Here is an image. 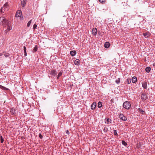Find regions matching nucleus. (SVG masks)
I'll return each mask as SVG.
<instances>
[{"instance_id": "f257e3e1", "label": "nucleus", "mask_w": 155, "mask_h": 155, "mask_svg": "<svg viewBox=\"0 0 155 155\" xmlns=\"http://www.w3.org/2000/svg\"><path fill=\"white\" fill-rule=\"evenodd\" d=\"M0 25L5 27L7 26V29L5 31V33L12 29V22L7 20L5 16L0 17Z\"/></svg>"}, {"instance_id": "f03ea898", "label": "nucleus", "mask_w": 155, "mask_h": 155, "mask_svg": "<svg viewBox=\"0 0 155 155\" xmlns=\"http://www.w3.org/2000/svg\"><path fill=\"white\" fill-rule=\"evenodd\" d=\"M123 106L125 109L128 110L131 107V104L129 101H126L123 103Z\"/></svg>"}, {"instance_id": "7ed1b4c3", "label": "nucleus", "mask_w": 155, "mask_h": 155, "mask_svg": "<svg viewBox=\"0 0 155 155\" xmlns=\"http://www.w3.org/2000/svg\"><path fill=\"white\" fill-rule=\"evenodd\" d=\"M119 117L120 119L123 121H125L127 120V118L122 114H120L119 115Z\"/></svg>"}, {"instance_id": "20e7f679", "label": "nucleus", "mask_w": 155, "mask_h": 155, "mask_svg": "<svg viewBox=\"0 0 155 155\" xmlns=\"http://www.w3.org/2000/svg\"><path fill=\"white\" fill-rule=\"evenodd\" d=\"M147 95L144 93H142L141 94V98L143 100H146L147 98Z\"/></svg>"}, {"instance_id": "39448f33", "label": "nucleus", "mask_w": 155, "mask_h": 155, "mask_svg": "<svg viewBox=\"0 0 155 155\" xmlns=\"http://www.w3.org/2000/svg\"><path fill=\"white\" fill-rule=\"evenodd\" d=\"M27 0H21V7L23 8L26 5V2Z\"/></svg>"}, {"instance_id": "423d86ee", "label": "nucleus", "mask_w": 155, "mask_h": 155, "mask_svg": "<svg viewBox=\"0 0 155 155\" xmlns=\"http://www.w3.org/2000/svg\"><path fill=\"white\" fill-rule=\"evenodd\" d=\"M105 120L106 123L107 124H109L111 123V120L109 118H106Z\"/></svg>"}, {"instance_id": "0eeeda50", "label": "nucleus", "mask_w": 155, "mask_h": 155, "mask_svg": "<svg viewBox=\"0 0 155 155\" xmlns=\"http://www.w3.org/2000/svg\"><path fill=\"white\" fill-rule=\"evenodd\" d=\"M21 11H18L15 15V16L16 17H19L21 16Z\"/></svg>"}, {"instance_id": "6e6552de", "label": "nucleus", "mask_w": 155, "mask_h": 155, "mask_svg": "<svg viewBox=\"0 0 155 155\" xmlns=\"http://www.w3.org/2000/svg\"><path fill=\"white\" fill-rule=\"evenodd\" d=\"M97 29L96 28H94L92 29V34L93 35L95 36L97 33Z\"/></svg>"}, {"instance_id": "1a4fd4ad", "label": "nucleus", "mask_w": 155, "mask_h": 155, "mask_svg": "<svg viewBox=\"0 0 155 155\" xmlns=\"http://www.w3.org/2000/svg\"><path fill=\"white\" fill-rule=\"evenodd\" d=\"M57 74V71L56 70H53L51 71L50 74L52 75L55 76Z\"/></svg>"}, {"instance_id": "9d476101", "label": "nucleus", "mask_w": 155, "mask_h": 155, "mask_svg": "<svg viewBox=\"0 0 155 155\" xmlns=\"http://www.w3.org/2000/svg\"><path fill=\"white\" fill-rule=\"evenodd\" d=\"M142 87L143 88L146 89L147 88V82H144L142 84Z\"/></svg>"}, {"instance_id": "9b49d317", "label": "nucleus", "mask_w": 155, "mask_h": 155, "mask_svg": "<svg viewBox=\"0 0 155 155\" xmlns=\"http://www.w3.org/2000/svg\"><path fill=\"white\" fill-rule=\"evenodd\" d=\"M96 106V102H93L91 106V109L92 110H94Z\"/></svg>"}, {"instance_id": "f8f14e48", "label": "nucleus", "mask_w": 155, "mask_h": 155, "mask_svg": "<svg viewBox=\"0 0 155 155\" xmlns=\"http://www.w3.org/2000/svg\"><path fill=\"white\" fill-rule=\"evenodd\" d=\"M10 112L12 115H14L15 113V110L13 108H11L10 109Z\"/></svg>"}, {"instance_id": "ddd939ff", "label": "nucleus", "mask_w": 155, "mask_h": 155, "mask_svg": "<svg viewBox=\"0 0 155 155\" xmlns=\"http://www.w3.org/2000/svg\"><path fill=\"white\" fill-rule=\"evenodd\" d=\"M80 61L79 59H76L74 62V64L77 65H78L80 64Z\"/></svg>"}, {"instance_id": "4468645a", "label": "nucleus", "mask_w": 155, "mask_h": 155, "mask_svg": "<svg viewBox=\"0 0 155 155\" xmlns=\"http://www.w3.org/2000/svg\"><path fill=\"white\" fill-rule=\"evenodd\" d=\"M132 82L133 83H135L137 81V79L136 77H133L132 78Z\"/></svg>"}, {"instance_id": "2eb2a0df", "label": "nucleus", "mask_w": 155, "mask_h": 155, "mask_svg": "<svg viewBox=\"0 0 155 155\" xmlns=\"http://www.w3.org/2000/svg\"><path fill=\"white\" fill-rule=\"evenodd\" d=\"M110 44L108 42H107L105 43L104 46V47L106 48H108L110 46Z\"/></svg>"}, {"instance_id": "dca6fc26", "label": "nucleus", "mask_w": 155, "mask_h": 155, "mask_svg": "<svg viewBox=\"0 0 155 155\" xmlns=\"http://www.w3.org/2000/svg\"><path fill=\"white\" fill-rule=\"evenodd\" d=\"M70 53L71 56H74L76 54V52L75 51H71Z\"/></svg>"}, {"instance_id": "f3484780", "label": "nucleus", "mask_w": 155, "mask_h": 155, "mask_svg": "<svg viewBox=\"0 0 155 155\" xmlns=\"http://www.w3.org/2000/svg\"><path fill=\"white\" fill-rule=\"evenodd\" d=\"M151 70V68L149 67H147L146 68L145 71L147 73H149Z\"/></svg>"}, {"instance_id": "a211bd4d", "label": "nucleus", "mask_w": 155, "mask_h": 155, "mask_svg": "<svg viewBox=\"0 0 155 155\" xmlns=\"http://www.w3.org/2000/svg\"><path fill=\"white\" fill-rule=\"evenodd\" d=\"M0 88L2 89L3 90H8V89L7 88H6L5 87L2 86L1 85H0Z\"/></svg>"}, {"instance_id": "6ab92c4d", "label": "nucleus", "mask_w": 155, "mask_h": 155, "mask_svg": "<svg viewBox=\"0 0 155 155\" xmlns=\"http://www.w3.org/2000/svg\"><path fill=\"white\" fill-rule=\"evenodd\" d=\"M8 6V4H7V3H5V4L4 5L3 7H2L1 9H0V11H1L2 12V9L3 8H5V7H6L7 8V6Z\"/></svg>"}, {"instance_id": "aec40b11", "label": "nucleus", "mask_w": 155, "mask_h": 155, "mask_svg": "<svg viewBox=\"0 0 155 155\" xmlns=\"http://www.w3.org/2000/svg\"><path fill=\"white\" fill-rule=\"evenodd\" d=\"M102 106L101 102V101H99L98 103V107L99 108H101Z\"/></svg>"}, {"instance_id": "412c9836", "label": "nucleus", "mask_w": 155, "mask_h": 155, "mask_svg": "<svg viewBox=\"0 0 155 155\" xmlns=\"http://www.w3.org/2000/svg\"><path fill=\"white\" fill-rule=\"evenodd\" d=\"M131 82V80L130 79V78H127L126 80V82L128 84H130V83Z\"/></svg>"}, {"instance_id": "4be33fe9", "label": "nucleus", "mask_w": 155, "mask_h": 155, "mask_svg": "<svg viewBox=\"0 0 155 155\" xmlns=\"http://www.w3.org/2000/svg\"><path fill=\"white\" fill-rule=\"evenodd\" d=\"M4 55L5 57H8L9 56V54L8 53H5L4 54Z\"/></svg>"}, {"instance_id": "5701e85b", "label": "nucleus", "mask_w": 155, "mask_h": 155, "mask_svg": "<svg viewBox=\"0 0 155 155\" xmlns=\"http://www.w3.org/2000/svg\"><path fill=\"white\" fill-rule=\"evenodd\" d=\"M122 143L123 145L125 146H126L127 145V143L124 140L122 141Z\"/></svg>"}, {"instance_id": "b1692460", "label": "nucleus", "mask_w": 155, "mask_h": 155, "mask_svg": "<svg viewBox=\"0 0 155 155\" xmlns=\"http://www.w3.org/2000/svg\"><path fill=\"white\" fill-rule=\"evenodd\" d=\"M31 21H32V20H31L28 23L27 25L28 27H29L30 26V25H31Z\"/></svg>"}, {"instance_id": "393cba45", "label": "nucleus", "mask_w": 155, "mask_h": 155, "mask_svg": "<svg viewBox=\"0 0 155 155\" xmlns=\"http://www.w3.org/2000/svg\"><path fill=\"white\" fill-rule=\"evenodd\" d=\"M103 130L105 133H106L108 130V128L106 127H104L103 129Z\"/></svg>"}, {"instance_id": "a878e982", "label": "nucleus", "mask_w": 155, "mask_h": 155, "mask_svg": "<svg viewBox=\"0 0 155 155\" xmlns=\"http://www.w3.org/2000/svg\"><path fill=\"white\" fill-rule=\"evenodd\" d=\"M139 110L140 112L142 114H143L144 113V111L142 110L140 108H139Z\"/></svg>"}, {"instance_id": "bb28decb", "label": "nucleus", "mask_w": 155, "mask_h": 155, "mask_svg": "<svg viewBox=\"0 0 155 155\" xmlns=\"http://www.w3.org/2000/svg\"><path fill=\"white\" fill-rule=\"evenodd\" d=\"M0 138H1V140H0L1 142V143H3L4 142V139L3 138V137L2 136H1Z\"/></svg>"}, {"instance_id": "cd10ccee", "label": "nucleus", "mask_w": 155, "mask_h": 155, "mask_svg": "<svg viewBox=\"0 0 155 155\" xmlns=\"http://www.w3.org/2000/svg\"><path fill=\"white\" fill-rule=\"evenodd\" d=\"M62 74V73L61 72L59 73V74L58 75V76L57 77V79H59V78L61 75Z\"/></svg>"}, {"instance_id": "c85d7f7f", "label": "nucleus", "mask_w": 155, "mask_h": 155, "mask_svg": "<svg viewBox=\"0 0 155 155\" xmlns=\"http://www.w3.org/2000/svg\"><path fill=\"white\" fill-rule=\"evenodd\" d=\"M113 131L114 135L115 136H117L118 134L117 133V131L116 130H114Z\"/></svg>"}, {"instance_id": "c756f323", "label": "nucleus", "mask_w": 155, "mask_h": 155, "mask_svg": "<svg viewBox=\"0 0 155 155\" xmlns=\"http://www.w3.org/2000/svg\"><path fill=\"white\" fill-rule=\"evenodd\" d=\"M37 50H38L37 47L36 46H35L33 49V50L35 52L36 51H37Z\"/></svg>"}, {"instance_id": "7c9ffc66", "label": "nucleus", "mask_w": 155, "mask_h": 155, "mask_svg": "<svg viewBox=\"0 0 155 155\" xmlns=\"http://www.w3.org/2000/svg\"><path fill=\"white\" fill-rule=\"evenodd\" d=\"M116 82L117 84H118L120 82V79L118 78V80H117L115 81Z\"/></svg>"}, {"instance_id": "2f4dec72", "label": "nucleus", "mask_w": 155, "mask_h": 155, "mask_svg": "<svg viewBox=\"0 0 155 155\" xmlns=\"http://www.w3.org/2000/svg\"><path fill=\"white\" fill-rule=\"evenodd\" d=\"M105 0H99V1L102 4L104 3L105 2Z\"/></svg>"}, {"instance_id": "473e14b6", "label": "nucleus", "mask_w": 155, "mask_h": 155, "mask_svg": "<svg viewBox=\"0 0 155 155\" xmlns=\"http://www.w3.org/2000/svg\"><path fill=\"white\" fill-rule=\"evenodd\" d=\"M147 33H145L143 34V36L145 37L146 38H147L148 37V36H147V37H146V36L147 35Z\"/></svg>"}, {"instance_id": "72a5a7b5", "label": "nucleus", "mask_w": 155, "mask_h": 155, "mask_svg": "<svg viewBox=\"0 0 155 155\" xmlns=\"http://www.w3.org/2000/svg\"><path fill=\"white\" fill-rule=\"evenodd\" d=\"M39 136L40 138L41 139L43 138V136L40 133L39 134Z\"/></svg>"}, {"instance_id": "f704fd0d", "label": "nucleus", "mask_w": 155, "mask_h": 155, "mask_svg": "<svg viewBox=\"0 0 155 155\" xmlns=\"http://www.w3.org/2000/svg\"><path fill=\"white\" fill-rule=\"evenodd\" d=\"M37 27V25L36 24H34V25H33V29H35V28H36Z\"/></svg>"}, {"instance_id": "c9c22d12", "label": "nucleus", "mask_w": 155, "mask_h": 155, "mask_svg": "<svg viewBox=\"0 0 155 155\" xmlns=\"http://www.w3.org/2000/svg\"><path fill=\"white\" fill-rule=\"evenodd\" d=\"M24 52H26V48L25 46H24L23 47Z\"/></svg>"}, {"instance_id": "e433bc0d", "label": "nucleus", "mask_w": 155, "mask_h": 155, "mask_svg": "<svg viewBox=\"0 0 155 155\" xmlns=\"http://www.w3.org/2000/svg\"><path fill=\"white\" fill-rule=\"evenodd\" d=\"M7 8L6 7H5V8H3V9H2V12H2V13H4V12H3V10H4V11L6 10V8Z\"/></svg>"}, {"instance_id": "4c0bfd02", "label": "nucleus", "mask_w": 155, "mask_h": 155, "mask_svg": "<svg viewBox=\"0 0 155 155\" xmlns=\"http://www.w3.org/2000/svg\"><path fill=\"white\" fill-rule=\"evenodd\" d=\"M24 55L25 56H27V53H26V52H24Z\"/></svg>"}, {"instance_id": "58836bf2", "label": "nucleus", "mask_w": 155, "mask_h": 155, "mask_svg": "<svg viewBox=\"0 0 155 155\" xmlns=\"http://www.w3.org/2000/svg\"><path fill=\"white\" fill-rule=\"evenodd\" d=\"M66 133L67 134H69V131L68 130H67L66 131Z\"/></svg>"}, {"instance_id": "ea45409f", "label": "nucleus", "mask_w": 155, "mask_h": 155, "mask_svg": "<svg viewBox=\"0 0 155 155\" xmlns=\"http://www.w3.org/2000/svg\"><path fill=\"white\" fill-rule=\"evenodd\" d=\"M3 55V54L1 53H0V56H2Z\"/></svg>"}, {"instance_id": "a19ab883", "label": "nucleus", "mask_w": 155, "mask_h": 155, "mask_svg": "<svg viewBox=\"0 0 155 155\" xmlns=\"http://www.w3.org/2000/svg\"><path fill=\"white\" fill-rule=\"evenodd\" d=\"M153 66L155 67V63L153 64Z\"/></svg>"}]
</instances>
